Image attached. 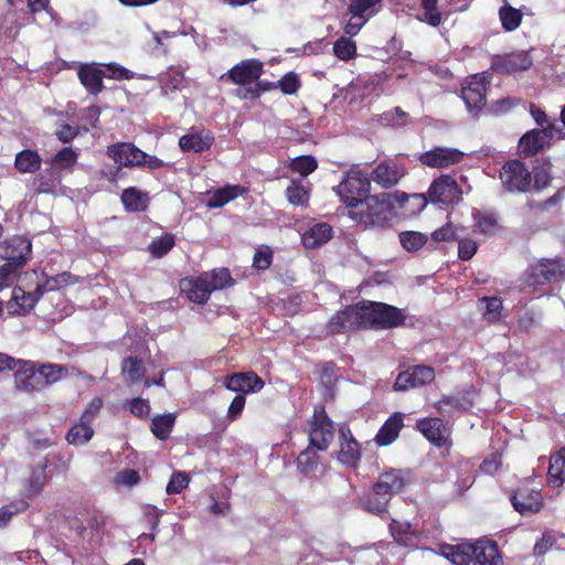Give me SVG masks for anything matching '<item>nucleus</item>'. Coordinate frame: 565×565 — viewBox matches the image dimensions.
Wrapping results in <instances>:
<instances>
[{
  "instance_id": "f3484780",
  "label": "nucleus",
  "mask_w": 565,
  "mask_h": 565,
  "mask_svg": "<svg viewBox=\"0 0 565 565\" xmlns=\"http://www.w3.org/2000/svg\"><path fill=\"white\" fill-rule=\"evenodd\" d=\"M44 292V287L38 286L35 292H26L14 287L10 300L7 302L8 313L12 316L26 315Z\"/></svg>"
},
{
  "instance_id": "aec40b11",
  "label": "nucleus",
  "mask_w": 565,
  "mask_h": 565,
  "mask_svg": "<svg viewBox=\"0 0 565 565\" xmlns=\"http://www.w3.org/2000/svg\"><path fill=\"white\" fill-rule=\"evenodd\" d=\"M405 168L396 162H381L372 171V180L384 189L393 188L404 177Z\"/></svg>"
},
{
  "instance_id": "79ce46f5",
  "label": "nucleus",
  "mask_w": 565,
  "mask_h": 565,
  "mask_svg": "<svg viewBox=\"0 0 565 565\" xmlns=\"http://www.w3.org/2000/svg\"><path fill=\"white\" fill-rule=\"evenodd\" d=\"M41 381H43V386L49 384H54L58 382L61 379L67 376L68 367L66 365L61 364H43L39 369Z\"/></svg>"
},
{
  "instance_id": "f8f14e48",
  "label": "nucleus",
  "mask_w": 565,
  "mask_h": 565,
  "mask_svg": "<svg viewBox=\"0 0 565 565\" xmlns=\"http://www.w3.org/2000/svg\"><path fill=\"white\" fill-rule=\"evenodd\" d=\"M463 152L457 148L434 147L419 157L423 166L436 169H446L459 163L463 159Z\"/></svg>"
},
{
  "instance_id": "423d86ee",
  "label": "nucleus",
  "mask_w": 565,
  "mask_h": 565,
  "mask_svg": "<svg viewBox=\"0 0 565 565\" xmlns=\"http://www.w3.org/2000/svg\"><path fill=\"white\" fill-rule=\"evenodd\" d=\"M31 242L22 236H13L0 243V263H8L18 271L31 255Z\"/></svg>"
},
{
  "instance_id": "473e14b6",
  "label": "nucleus",
  "mask_w": 565,
  "mask_h": 565,
  "mask_svg": "<svg viewBox=\"0 0 565 565\" xmlns=\"http://www.w3.org/2000/svg\"><path fill=\"white\" fill-rule=\"evenodd\" d=\"M121 202L128 211L140 212L147 209L149 198L146 192L136 188H128L121 194Z\"/></svg>"
},
{
  "instance_id": "6e6552de",
  "label": "nucleus",
  "mask_w": 565,
  "mask_h": 565,
  "mask_svg": "<svg viewBox=\"0 0 565 565\" xmlns=\"http://www.w3.org/2000/svg\"><path fill=\"white\" fill-rule=\"evenodd\" d=\"M263 74V63L255 58L244 60L224 73L220 79L245 88L253 86Z\"/></svg>"
},
{
  "instance_id": "a19ab883",
  "label": "nucleus",
  "mask_w": 565,
  "mask_h": 565,
  "mask_svg": "<svg viewBox=\"0 0 565 565\" xmlns=\"http://www.w3.org/2000/svg\"><path fill=\"white\" fill-rule=\"evenodd\" d=\"M212 291L223 289L233 284L230 271L226 268H218L202 274Z\"/></svg>"
},
{
  "instance_id": "680f3d73",
  "label": "nucleus",
  "mask_w": 565,
  "mask_h": 565,
  "mask_svg": "<svg viewBox=\"0 0 565 565\" xmlns=\"http://www.w3.org/2000/svg\"><path fill=\"white\" fill-rule=\"evenodd\" d=\"M390 498L385 495H375L374 498H367L364 502L365 509L376 515H382L386 512V505L390 502Z\"/></svg>"
},
{
  "instance_id": "bf43d9fd",
  "label": "nucleus",
  "mask_w": 565,
  "mask_h": 565,
  "mask_svg": "<svg viewBox=\"0 0 565 565\" xmlns=\"http://www.w3.org/2000/svg\"><path fill=\"white\" fill-rule=\"evenodd\" d=\"M99 67L104 68V71L106 72L104 76L108 78L129 79L132 77L131 72L119 64H99Z\"/></svg>"
},
{
  "instance_id": "f03ea898",
  "label": "nucleus",
  "mask_w": 565,
  "mask_h": 565,
  "mask_svg": "<svg viewBox=\"0 0 565 565\" xmlns=\"http://www.w3.org/2000/svg\"><path fill=\"white\" fill-rule=\"evenodd\" d=\"M440 554L455 565H502L495 542L479 540L476 543L441 545Z\"/></svg>"
},
{
  "instance_id": "774afa93",
  "label": "nucleus",
  "mask_w": 565,
  "mask_h": 565,
  "mask_svg": "<svg viewBox=\"0 0 565 565\" xmlns=\"http://www.w3.org/2000/svg\"><path fill=\"white\" fill-rule=\"evenodd\" d=\"M116 480L119 484L134 487L140 482V475L135 469H125L117 475Z\"/></svg>"
},
{
  "instance_id": "9d476101",
  "label": "nucleus",
  "mask_w": 565,
  "mask_h": 565,
  "mask_svg": "<svg viewBox=\"0 0 565 565\" xmlns=\"http://www.w3.org/2000/svg\"><path fill=\"white\" fill-rule=\"evenodd\" d=\"M412 482V473L408 470L391 469L383 472L373 486V494L385 495L391 499Z\"/></svg>"
},
{
  "instance_id": "412c9836",
  "label": "nucleus",
  "mask_w": 565,
  "mask_h": 565,
  "mask_svg": "<svg viewBox=\"0 0 565 565\" xmlns=\"http://www.w3.org/2000/svg\"><path fill=\"white\" fill-rule=\"evenodd\" d=\"M340 451L338 459L348 467H355L361 457V449L358 441L345 426L339 429Z\"/></svg>"
},
{
  "instance_id": "bb28decb",
  "label": "nucleus",
  "mask_w": 565,
  "mask_h": 565,
  "mask_svg": "<svg viewBox=\"0 0 565 565\" xmlns=\"http://www.w3.org/2000/svg\"><path fill=\"white\" fill-rule=\"evenodd\" d=\"M214 137L210 132H193L184 135L179 140L183 151L203 152L212 146Z\"/></svg>"
},
{
  "instance_id": "5701e85b",
  "label": "nucleus",
  "mask_w": 565,
  "mask_h": 565,
  "mask_svg": "<svg viewBox=\"0 0 565 565\" xmlns=\"http://www.w3.org/2000/svg\"><path fill=\"white\" fill-rule=\"evenodd\" d=\"M543 497L540 491L520 489L512 497L513 508L521 514L535 513L542 507Z\"/></svg>"
},
{
  "instance_id": "58836bf2",
  "label": "nucleus",
  "mask_w": 565,
  "mask_h": 565,
  "mask_svg": "<svg viewBox=\"0 0 565 565\" xmlns=\"http://www.w3.org/2000/svg\"><path fill=\"white\" fill-rule=\"evenodd\" d=\"M122 375L125 376V381L130 384L141 381L145 375L142 362L131 356L125 359L122 362Z\"/></svg>"
},
{
  "instance_id": "20e7f679",
  "label": "nucleus",
  "mask_w": 565,
  "mask_h": 565,
  "mask_svg": "<svg viewBox=\"0 0 565 565\" xmlns=\"http://www.w3.org/2000/svg\"><path fill=\"white\" fill-rule=\"evenodd\" d=\"M370 189L369 175L359 169H351L337 186V192L347 207L353 210L366 196Z\"/></svg>"
},
{
  "instance_id": "052dcab7",
  "label": "nucleus",
  "mask_w": 565,
  "mask_h": 565,
  "mask_svg": "<svg viewBox=\"0 0 565 565\" xmlns=\"http://www.w3.org/2000/svg\"><path fill=\"white\" fill-rule=\"evenodd\" d=\"M189 482H190V479L184 472H182V471L174 472L171 476V479L167 486V493L168 494L180 493L184 488L188 487Z\"/></svg>"
},
{
  "instance_id": "6ab92c4d",
  "label": "nucleus",
  "mask_w": 565,
  "mask_h": 565,
  "mask_svg": "<svg viewBox=\"0 0 565 565\" xmlns=\"http://www.w3.org/2000/svg\"><path fill=\"white\" fill-rule=\"evenodd\" d=\"M418 430L434 445L445 446L449 439L450 430L440 418H424L417 422Z\"/></svg>"
},
{
  "instance_id": "2eb2a0df",
  "label": "nucleus",
  "mask_w": 565,
  "mask_h": 565,
  "mask_svg": "<svg viewBox=\"0 0 565 565\" xmlns=\"http://www.w3.org/2000/svg\"><path fill=\"white\" fill-rule=\"evenodd\" d=\"M486 77L480 74L471 76L462 86L461 98L469 111L480 110L486 105Z\"/></svg>"
},
{
  "instance_id": "5fc2aeb1",
  "label": "nucleus",
  "mask_w": 565,
  "mask_h": 565,
  "mask_svg": "<svg viewBox=\"0 0 565 565\" xmlns=\"http://www.w3.org/2000/svg\"><path fill=\"white\" fill-rule=\"evenodd\" d=\"M408 115L401 107H395L393 110L383 113L380 121L383 125L392 127H403L407 124Z\"/></svg>"
},
{
  "instance_id": "ddd939ff",
  "label": "nucleus",
  "mask_w": 565,
  "mask_h": 565,
  "mask_svg": "<svg viewBox=\"0 0 565 565\" xmlns=\"http://www.w3.org/2000/svg\"><path fill=\"white\" fill-rule=\"evenodd\" d=\"M532 64L533 60L526 51L495 55L492 58V70L502 74L524 72L527 71Z\"/></svg>"
},
{
  "instance_id": "ea45409f",
  "label": "nucleus",
  "mask_w": 565,
  "mask_h": 565,
  "mask_svg": "<svg viewBox=\"0 0 565 565\" xmlns=\"http://www.w3.org/2000/svg\"><path fill=\"white\" fill-rule=\"evenodd\" d=\"M392 534L395 541L404 546H415L417 535L408 523H394L391 525Z\"/></svg>"
},
{
  "instance_id": "338daca9",
  "label": "nucleus",
  "mask_w": 565,
  "mask_h": 565,
  "mask_svg": "<svg viewBox=\"0 0 565 565\" xmlns=\"http://www.w3.org/2000/svg\"><path fill=\"white\" fill-rule=\"evenodd\" d=\"M457 231L458 228L454 224L447 223L443 227L433 232L431 236L433 239L436 242H446L450 239H456L458 237Z\"/></svg>"
},
{
  "instance_id": "37998d69",
  "label": "nucleus",
  "mask_w": 565,
  "mask_h": 565,
  "mask_svg": "<svg viewBox=\"0 0 565 565\" xmlns=\"http://www.w3.org/2000/svg\"><path fill=\"white\" fill-rule=\"evenodd\" d=\"M399 243L403 248L407 252H417L426 243L427 236L420 232L415 231H405L399 233Z\"/></svg>"
},
{
  "instance_id": "6e6d98bb",
  "label": "nucleus",
  "mask_w": 565,
  "mask_h": 565,
  "mask_svg": "<svg viewBox=\"0 0 565 565\" xmlns=\"http://www.w3.org/2000/svg\"><path fill=\"white\" fill-rule=\"evenodd\" d=\"M317 167L318 162L311 156L297 157L290 163L291 170L299 172L302 177H307L312 173Z\"/></svg>"
},
{
  "instance_id": "a211bd4d",
  "label": "nucleus",
  "mask_w": 565,
  "mask_h": 565,
  "mask_svg": "<svg viewBox=\"0 0 565 565\" xmlns=\"http://www.w3.org/2000/svg\"><path fill=\"white\" fill-rule=\"evenodd\" d=\"M19 369L14 373V383L17 390L25 393L40 391L43 387V381L39 371H35L33 363L17 360Z\"/></svg>"
},
{
  "instance_id": "603ef678",
  "label": "nucleus",
  "mask_w": 565,
  "mask_h": 565,
  "mask_svg": "<svg viewBox=\"0 0 565 565\" xmlns=\"http://www.w3.org/2000/svg\"><path fill=\"white\" fill-rule=\"evenodd\" d=\"M438 0H422V7L424 9L420 21L428 23L431 26H438L441 23V14L437 10Z\"/></svg>"
},
{
  "instance_id": "8fccbe9b",
  "label": "nucleus",
  "mask_w": 565,
  "mask_h": 565,
  "mask_svg": "<svg viewBox=\"0 0 565 565\" xmlns=\"http://www.w3.org/2000/svg\"><path fill=\"white\" fill-rule=\"evenodd\" d=\"M45 172L49 174V178L42 173L34 181L35 190L39 193H51L55 191L60 183L61 177L58 173L53 174L51 169H47Z\"/></svg>"
},
{
  "instance_id": "1a4fd4ad",
  "label": "nucleus",
  "mask_w": 565,
  "mask_h": 565,
  "mask_svg": "<svg viewBox=\"0 0 565 565\" xmlns=\"http://www.w3.org/2000/svg\"><path fill=\"white\" fill-rule=\"evenodd\" d=\"M427 195L434 204L450 205L461 200L462 192L455 179L448 174H443L431 182Z\"/></svg>"
},
{
  "instance_id": "4be33fe9",
  "label": "nucleus",
  "mask_w": 565,
  "mask_h": 565,
  "mask_svg": "<svg viewBox=\"0 0 565 565\" xmlns=\"http://www.w3.org/2000/svg\"><path fill=\"white\" fill-rule=\"evenodd\" d=\"M224 385L227 390L243 395L258 392L264 386V381L255 373H235L226 377Z\"/></svg>"
},
{
  "instance_id": "0e129e2a",
  "label": "nucleus",
  "mask_w": 565,
  "mask_h": 565,
  "mask_svg": "<svg viewBox=\"0 0 565 565\" xmlns=\"http://www.w3.org/2000/svg\"><path fill=\"white\" fill-rule=\"evenodd\" d=\"M437 409L440 413H451L454 411H461L465 409L466 406L461 402V399L457 396H444L437 404Z\"/></svg>"
},
{
  "instance_id": "4c0bfd02",
  "label": "nucleus",
  "mask_w": 565,
  "mask_h": 565,
  "mask_svg": "<svg viewBox=\"0 0 565 565\" xmlns=\"http://www.w3.org/2000/svg\"><path fill=\"white\" fill-rule=\"evenodd\" d=\"M93 435L94 430L90 427V424L82 419L68 430L66 439L72 445H84L93 437Z\"/></svg>"
},
{
  "instance_id": "39448f33",
  "label": "nucleus",
  "mask_w": 565,
  "mask_h": 565,
  "mask_svg": "<svg viewBox=\"0 0 565 565\" xmlns=\"http://www.w3.org/2000/svg\"><path fill=\"white\" fill-rule=\"evenodd\" d=\"M387 210L386 194L366 195L349 214L360 223L374 225L386 218Z\"/></svg>"
},
{
  "instance_id": "c756f323",
  "label": "nucleus",
  "mask_w": 565,
  "mask_h": 565,
  "mask_svg": "<svg viewBox=\"0 0 565 565\" xmlns=\"http://www.w3.org/2000/svg\"><path fill=\"white\" fill-rule=\"evenodd\" d=\"M403 427V417L401 414H394L381 427L375 436V441L380 446H387L392 444L399 434Z\"/></svg>"
},
{
  "instance_id": "393cba45",
  "label": "nucleus",
  "mask_w": 565,
  "mask_h": 565,
  "mask_svg": "<svg viewBox=\"0 0 565 565\" xmlns=\"http://www.w3.org/2000/svg\"><path fill=\"white\" fill-rule=\"evenodd\" d=\"M181 288L186 294L189 300L199 305L205 303L213 292L203 275L182 280Z\"/></svg>"
},
{
  "instance_id": "49530a36",
  "label": "nucleus",
  "mask_w": 565,
  "mask_h": 565,
  "mask_svg": "<svg viewBox=\"0 0 565 565\" xmlns=\"http://www.w3.org/2000/svg\"><path fill=\"white\" fill-rule=\"evenodd\" d=\"M381 0H351L349 11L353 18H362L367 21L374 13V6Z\"/></svg>"
},
{
  "instance_id": "e2e57ef3",
  "label": "nucleus",
  "mask_w": 565,
  "mask_h": 565,
  "mask_svg": "<svg viewBox=\"0 0 565 565\" xmlns=\"http://www.w3.org/2000/svg\"><path fill=\"white\" fill-rule=\"evenodd\" d=\"M277 86L282 93L292 95L299 89L300 81L297 74L288 73L277 82Z\"/></svg>"
},
{
  "instance_id": "c85d7f7f",
  "label": "nucleus",
  "mask_w": 565,
  "mask_h": 565,
  "mask_svg": "<svg viewBox=\"0 0 565 565\" xmlns=\"http://www.w3.org/2000/svg\"><path fill=\"white\" fill-rule=\"evenodd\" d=\"M245 189L241 185H225L212 192L206 201L210 209H218L243 195Z\"/></svg>"
},
{
  "instance_id": "69168bd1",
  "label": "nucleus",
  "mask_w": 565,
  "mask_h": 565,
  "mask_svg": "<svg viewBox=\"0 0 565 565\" xmlns=\"http://www.w3.org/2000/svg\"><path fill=\"white\" fill-rule=\"evenodd\" d=\"M18 271L8 263H0V291L14 284Z\"/></svg>"
},
{
  "instance_id": "4d7b16f0",
  "label": "nucleus",
  "mask_w": 565,
  "mask_h": 565,
  "mask_svg": "<svg viewBox=\"0 0 565 565\" xmlns=\"http://www.w3.org/2000/svg\"><path fill=\"white\" fill-rule=\"evenodd\" d=\"M333 52L340 60L348 61L355 55L356 45L351 39L343 36L335 41Z\"/></svg>"
},
{
  "instance_id": "b1692460",
  "label": "nucleus",
  "mask_w": 565,
  "mask_h": 565,
  "mask_svg": "<svg viewBox=\"0 0 565 565\" xmlns=\"http://www.w3.org/2000/svg\"><path fill=\"white\" fill-rule=\"evenodd\" d=\"M78 78L82 85L93 95L99 94L104 89L103 77L106 72L99 67V64H85L78 68Z\"/></svg>"
},
{
  "instance_id": "9b49d317",
  "label": "nucleus",
  "mask_w": 565,
  "mask_h": 565,
  "mask_svg": "<svg viewBox=\"0 0 565 565\" xmlns=\"http://www.w3.org/2000/svg\"><path fill=\"white\" fill-rule=\"evenodd\" d=\"M333 437L334 430L332 420L324 415L323 409L319 413H315L309 431V446L316 450H326L332 443Z\"/></svg>"
},
{
  "instance_id": "09e8293b",
  "label": "nucleus",
  "mask_w": 565,
  "mask_h": 565,
  "mask_svg": "<svg viewBox=\"0 0 565 565\" xmlns=\"http://www.w3.org/2000/svg\"><path fill=\"white\" fill-rule=\"evenodd\" d=\"M18 17L15 12H8L0 19V36L13 40L19 32Z\"/></svg>"
},
{
  "instance_id": "a878e982",
  "label": "nucleus",
  "mask_w": 565,
  "mask_h": 565,
  "mask_svg": "<svg viewBox=\"0 0 565 565\" xmlns=\"http://www.w3.org/2000/svg\"><path fill=\"white\" fill-rule=\"evenodd\" d=\"M332 237V227L327 223H317L302 235V244L306 248H317L326 244Z\"/></svg>"
},
{
  "instance_id": "2f4dec72",
  "label": "nucleus",
  "mask_w": 565,
  "mask_h": 565,
  "mask_svg": "<svg viewBox=\"0 0 565 565\" xmlns=\"http://www.w3.org/2000/svg\"><path fill=\"white\" fill-rule=\"evenodd\" d=\"M78 159V152L70 147L61 149L51 160L50 166L53 174L62 171H72Z\"/></svg>"
},
{
  "instance_id": "f704fd0d",
  "label": "nucleus",
  "mask_w": 565,
  "mask_h": 565,
  "mask_svg": "<svg viewBox=\"0 0 565 565\" xmlns=\"http://www.w3.org/2000/svg\"><path fill=\"white\" fill-rule=\"evenodd\" d=\"M175 424V415L172 413L157 415L152 418L151 422V431L153 435L161 439L166 440L169 438L171 430Z\"/></svg>"
},
{
  "instance_id": "4468645a",
  "label": "nucleus",
  "mask_w": 565,
  "mask_h": 565,
  "mask_svg": "<svg viewBox=\"0 0 565 565\" xmlns=\"http://www.w3.org/2000/svg\"><path fill=\"white\" fill-rule=\"evenodd\" d=\"M435 379V370L427 365H415L401 372L394 383L396 391H406L426 385Z\"/></svg>"
},
{
  "instance_id": "cd10ccee",
  "label": "nucleus",
  "mask_w": 565,
  "mask_h": 565,
  "mask_svg": "<svg viewBox=\"0 0 565 565\" xmlns=\"http://www.w3.org/2000/svg\"><path fill=\"white\" fill-rule=\"evenodd\" d=\"M548 146L541 129L527 131L519 141V151L525 157L533 156Z\"/></svg>"
},
{
  "instance_id": "3c124183",
  "label": "nucleus",
  "mask_w": 565,
  "mask_h": 565,
  "mask_svg": "<svg viewBox=\"0 0 565 565\" xmlns=\"http://www.w3.org/2000/svg\"><path fill=\"white\" fill-rule=\"evenodd\" d=\"M482 303H484V311L483 316L484 318L490 321L494 322L500 319L501 310H502V300L499 297H483L480 299Z\"/></svg>"
},
{
  "instance_id": "a18cd8bd",
  "label": "nucleus",
  "mask_w": 565,
  "mask_h": 565,
  "mask_svg": "<svg viewBox=\"0 0 565 565\" xmlns=\"http://www.w3.org/2000/svg\"><path fill=\"white\" fill-rule=\"evenodd\" d=\"M174 246V236L172 234H164L160 237L152 239L148 249L154 258H161L167 255Z\"/></svg>"
},
{
  "instance_id": "de8ad7c7",
  "label": "nucleus",
  "mask_w": 565,
  "mask_h": 565,
  "mask_svg": "<svg viewBox=\"0 0 565 565\" xmlns=\"http://www.w3.org/2000/svg\"><path fill=\"white\" fill-rule=\"evenodd\" d=\"M286 195L289 203L294 205H305L309 199V192L301 181H291L286 190Z\"/></svg>"
},
{
  "instance_id": "7ed1b4c3",
  "label": "nucleus",
  "mask_w": 565,
  "mask_h": 565,
  "mask_svg": "<svg viewBox=\"0 0 565 565\" xmlns=\"http://www.w3.org/2000/svg\"><path fill=\"white\" fill-rule=\"evenodd\" d=\"M563 279H565V263L558 258H543L530 265L523 274L524 288H535Z\"/></svg>"
},
{
  "instance_id": "7c9ffc66",
  "label": "nucleus",
  "mask_w": 565,
  "mask_h": 565,
  "mask_svg": "<svg viewBox=\"0 0 565 565\" xmlns=\"http://www.w3.org/2000/svg\"><path fill=\"white\" fill-rule=\"evenodd\" d=\"M46 467L45 462L32 469L29 479L24 483V491L28 498H34L43 491L47 482Z\"/></svg>"
},
{
  "instance_id": "c9c22d12",
  "label": "nucleus",
  "mask_w": 565,
  "mask_h": 565,
  "mask_svg": "<svg viewBox=\"0 0 565 565\" xmlns=\"http://www.w3.org/2000/svg\"><path fill=\"white\" fill-rule=\"evenodd\" d=\"M499 17L502 28L505 31L511 32L520 26L523 15L520 10L514 9L507 0H504V4L499 10Z\"/></svg>"
},
{
  "instance_id": "f257e3e1",
  "label": "nucleus",
  "mask_w": 565,
  "mask_h": 565,
  "mask_svg": "<svg viewBox=\"0 0 565 565\" xmlns=\"http://www.w3.org/2000/svg\"><path fill=\"white\" fill-rule=\"evenodd\" d=\"M406 317L402 310L384 303L363 300L334 313L328 322L331 333L360 328L392 329L402 326Z\"/></svg>"
},
{
  "instance_id": "dca6fc26",
  "label": "nucleus",
  "mask_w": 565,
  "mask_h": 565,
  "mask_svg": "<svg viewBox=\"0 0 565 565\" xmlns=\"http://www.w3.org/2000/svg\"><path fill=\"white\" fill-rule=\"evenodd\" d=\"M106 154L124 167H141L147 153L130 142H118L107 148Z\"/></svg>"
},
{
  "instance_id": "864d4df0",
  "label": "nucleus",
  "mask_w": 565,
  "mask_h": 565,
  "mask_svg": "<svg viewBox=\"0 0 565 565\" xmlns=\"http://www.w3.org/2000/svg\"><path fill=\"white\" fill-rule=\"evenodd\" d=\"M313 449L315 448L309 446L306 450L299 454L297 458V467L301 473L308 475L317 466L318 456Z\"/></svg>"
},
{
  "instance_id": "0eeeda50",
  "label": "nucleus",
  "mask_w": 565,
  "mask_h": 565,
  "mask_svg": "<svg viewBox=\"0 0 565 565\" xmlns=\"http://www.w3.org/2000/svg\"><path fill=\"white\" fill-rule=\"evenodd\" d=\"M499 178L502 185L510 192H525L531 184V172L519 160H511L504 163L500 170Z\"/></svg>"
},
{
  "instance_id": "13d9d810",
  "label": "nucleus",
  "mask_w": 565,
  "mask_h": 565,
  "mask_svg": "<svg viewBox=\"0 0 565 565\" xmlns=\"http://www.w3.org/2000/svg\"><path fill=\"white\" fill-rule=\"evenodd\" d=\"M475 221L482 234L493 235L499 230L497 218L491 214H481L478 212L475 214Z\"/></svg>"
},
{
  "instance_id": "e433bc0d",
  "label": "nucleus",
  "mask_w": 565,
  "mask_h": 565,
  "mask_svg": "<svg viewBox=\"0 0 565 565\" xmlns=\"http://www.w3.org/2000/svg\"><path fill=\"white\" fill-rule=\"evenodd\" d=\"M550 480L556 486L565 481V448L551 456L548 467Z\"/></svg>"
},
{
  "instance_id": "72a5a7b5",
  "label": "nucleus",
  "mask_w": 565,
  "mask_h": 565,
  "mask_svg": "<svg viewBox=\"0 0 565 565\" xmlns=\"http://www.w3.org/2000/svg\"><path fill=\"white\" fill-rule=\"evenodd\" d=\"M41 162L36 151L22 150L15 156L14 166L21 173H33L41 168Z\"/></svg>"
},
{
  "instance_id": "c03bdc74",
  "label": "nucleus",
  "mask_w": 565,
  "mask_h": 565,
  "mask_svg": "<svg viewBox=\"0 0 565 565\" xmlns=\"http://www.w3.org/2000/svg\"><path fill=\"white\" fill-rule=\"evenodd\" d=\"M273 88H278L277 82L268 83V82L256 81V83L253 86L235 89L234 95L241 99H256L264 92L273 89Z\"/></svg>"
}]
</instances>
